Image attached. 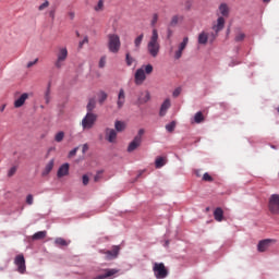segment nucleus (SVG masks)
<instances>
[{
	"label": "nucleus",
	"instance_id": "obj_1",
	"mask_svg": "<svg viewBox=\"0 0 279 279\" xmlns=\"http://www.w3.org/2000/svg\"><path fill=\"white\" fill-rule=\"evenodd\" d=\"M147 52L151 58H158V53H160V41L158 40V29L156 28L153 29L148 40Z\"/></svg>",
	"mask_w": 279,
	"mask_h": 279
},
{
	"label": "nucleus",
	"instance_id": "obj_2",
	"mask_svg": "<svg viewBox=\"0 0 279 279\" xmlns=\"http://www.w3.org/2000/svg\"><path fill=\"white\" fill-rule=\"evenodd\" d=\"M108 38V49L111 53H119L121 49V37L117 34H109Z\"/></svg>",
	"mask_w": 279,
	"mask_h": 279
},
{
	"label": "nucleus",
	"instance_id": "obj_3",
	"mask_svg": "<svg viewBox=\"0 0 279 279\" xmlns=\"http://www.w3.org/2000/svg\"><path fill=\"white\" fill-rule=\"evenodd\" d=\"M66 58H69V49H66L64 46L58 47L57 61L54 62V66L57 69H62V64L66 62Z\"/></svg>",
	"mask_w": 279,
	"mask_h": 279
},
{
	"label": "nucleus",
	"instance_id": "obj_4",
	"mask_svg": "<svg viewBox=\"0 0 279 279\" xmlns=\"http://www.w3.org/2000/svg\"><path fill=\"white\" fill-rule=\"evenodd\" d=\"M268 211L270 215H279V194H271L268 197Z\"/></svg>",
	"mask_w": 279,
	"mask_h": 279
},
{
	"label": "nucleus",
	"instance_id": "obj_5",
	"mask_svg": "<svg viewBox=\"0 0 279 279\" xmlns=\"http://www.w3.org/2000/svg\"><path fill=\"white\" fill-rule=\"evenodd\" d=\"M97 121V114L93 112H87L86 116L82 120L83 130H93L95 128V122Z\"/></svg>",
	"mask_w": 279,
	"mask_h": 279
},
{
	"label": "nucleus",
	"instance_id": "obj_6",
	"mask_svg": "<svg viewBox=\"0 0 279 279\" xmlns=\"http://www.w3.org/2000/svg\"><path fill=\"white\" fill-rule=\"evenodd\" d=\"M154 276L157 279H165L169 276V270L162 263H155L153 266Z\"/></svg>",
	"mask_w": 279,
	"mask_h": 279
},
{
	"label": "nucleus",
	"instance_id": "obj_7",
	"mask_svg": "<svg viewBox=\"0 0 279 279\" xmlns=\"http://www.w3.org/2000/svg\"><path fill=\"white\" fill-rule=\"evenodd\" d=\"M14 265L17 266L19 274H25V271H27V266L25 265V256L23 254L15 256Z\"/></svg>",
	"mask_w": 279,
	"mask_h": 279
},
{
	"label": "nucleus",
	"instance_id": "obj_8",
	"mask_svg": "<svg viewBox=\"0 0 279 279\" xmlns=\"http://www.w3.org/2000/svg\"><path fill=\"white\" fill-rule=\"evenodd\" d=\"M223 27H226V19H223V16H219L217 19V22L213 25L215 34H211V36L214 40L215 38H217V35L219 34V32H221V29H223Z\"/></svg>",
	"mask_w": 279,
	"mask_h": 279
},
{
	"label": "nucleus",
	"instance_id": "obj_9",
	"mask_svg": "<svg viewBox=\"0 0 279 279\" xmlns=\"http://www.w3.org/2000/svg\"><path fill=\"white\" fill-rule=\"evenodd\" d=\"M189 45V37H184L182 43L179 44L178 49L174 51V60H180L182 58V53L184 52V49H186Z\"/></svg>",
	"mask_w": 279,
	"mask_h": 279
},
{
	"label": "nucleus",
	"instance_id": "obj_10",
	"mask_svg": "<svg viewBox=\"0 0 279 279\" xmlns=\"http://www.w3.org/2000/svg\"><path fill=\"white\" fill-rule=\"evenodd\" d=\"M149 73H151V71H136L135 72V84L137 86H141V84H143V82H145V80H147V75H149Z\"/></svg>",
	"mask_w": 279,
	"mask_h": 279
},
{
	"label": "nucleus",
	"instance_id": "obj_11",
	"mask_svg": "<svg viewBox=\"0 0 279 279\" xmlns=\"http://www.w3.org/2000/svg\"><path fill=\"white\" fill-rule=\"evenodd\" d=\"M105 137L108 143H117V131L114 129L107 128L105 131Z\"/></svg>",
	"mask_w": 279,
	"mask_h": 279
},
{
	"label": "nucleus",
	"instance_id": "obj_12",
	"mask_svg": "<svg viewBox=\"0 0 279 279\" xmlns=\"http://www.w3.org/2000/svg\"><path fill=\"white\" fill-rule=\"evenodd\" d=\"M119 252H121L120 246H113L111 251L105 252L106 259L107 260H113V258H117L119 256Z\"/></svg>",
	"mask_w": 279,
	"mask_h": 279
},
{
	"label": "nucleus",
	"instance_id": "obj_13",
	"mask_svg": "<svg viewBox=\"0 0 279 279\" xmlns=\"http://www.w3.org/2000/svg\"><path fill=\"white\" fill-rule=\"evenodd\" d=\"M119 274V270L117 269H105L102 274L94 277V279H106V278H112V276Z\"/></svg>",
	"mask_w": 279,
	"mask_h": 279
},
{
	"label": "nucleus",
	"instance_id": "obj_14",
	"mask_svg": "<svg viewBox=\"0 0 279 279\" xmlns=\"http://www.w3.org/2000/svg\"><path fill=\"white\" fill-rule=\"evenodd\" d=\"M125 106V89L121 88L118 93L117 108L121 110Z\"/></svg>",
	"mask_w": 279,
	"mask_h": 279
},
{
	"label": "nucleus",
	"instance_id": "obj_15",
	"mask_svg": "<svg viewBox=\"0 0 279 279\" xmlns=\"http://www.w3.org/2000/svg\"><path fill=\"white\" fill-rule=\"evenodd\" d=\"M29 99V94L24 93L17 99L14 100L13 106L14 108H23L25 106V100Z\"/></svg>",
	"mask_w": 279,
	"mask_h": 279
},
{
	"label": "nucleus",
	"instance_id": "obj_16",
	"mask_svg": "<svg viewBox=\"0 0 279 279\" xmlns=\"http://www.w3.org/2000/svg\"><path fill=\"white\" fill-rule=\"evenodd\" d=\"M171 108V99L167 98L159 110V117H165L167 114V110Z\"/></svg>",
	"mask_w": 279,
	"mask_h": 279
},
{
	"label": "nucleus",
	"instance_id": "obj_17",
	"mask_svg": "<svg viewBox=\"0 0 279 279\" xmlns=\"http://www.w3.org/2000/svg\"><path fill=\"white\" fill-rule=\"evenodd\" d=\"M143 142L138 140V137H134L133 141L128 146V151L132 154V151H135V149H138L141 147V144Z\"/></svg>",
	"mask_w": 279,
	"mask_h": 279
},
{
	"label": "nucleus",
	"instance_id": "obj_18",
	"mask_svg": "<svg viewBox=\"0 0 279 279\" xmlns=\"http://www.w3.org/2000/svg\"><path fill=\"white\" fill-rule=\"evenodd\" d=\"M149 99H151V95L149 94L148 90H146V92L140 93L137 101H138V104L143 105V104H147V101H149Z\"/></svg>",
	"mask_w": 279,
	"mask_h": 279
},
{
	"label": "nucleus",
	"instance_id": "obj_19",
	"mask_svg": "<svg viewBox=\"0 0 279 279\" xmlns=\"http://www.w3.org/2000/svg\"><path fill=\"white\" fill-rule=\"evenodd\" d=\"M56 165V160L51 159L45 167V169L41 172L43 178H46V175H49L51 171H53V167Z\"/></svg>",
	"mask_w": 279,
	"mask_h": 279
},
{
	"label": "nucleus",
	"instance_id": "obj_20",
	"mask_svg": "<svg viewBox=\"0 0 279 279\" xmlns=\"http://www.w3.org/2000/svg\"><path fill=\"white\" fill-rule=\"evenodd\" d=\"M69 163H63L60 166L59 170L57 171V178H64L65 175H69Z\"/></svg>",
	"mask_w": 279,
	"mask_h": 279
},
{
	"label": "nucleus",
	"instance_id": "obj_21",
	"mask_svg": "<svg viewBox=\"0 0 279 279\" xmlns=\"http://www.w3.org/2000/svg\"><path fill=\"white\" fill-rule=\"evenodd\" d=\"M270 243H271V240L269 239L259 241V243L257 244L258 252H267Z\"/></svg>",
	"mask_w": 279,
	"mask_h": 279
},
{
	"label": "nucleus",
	"instance_id": "obj_22",
	"mask_svg": "<svg viewBox=\"0 0 279 279\" xmlns=\"http://www.w3.org/2000/svg\"><path fill=\"white\" fill-rule=\"evenodd\" d=\"M214 219H216L218 222L223 221V209H221V207H217L215 209Z\"/></svg>",
	"mask_w": 279,
	"mask_h": 279
},
{
	"label": "nucleus",
	"instance_id": "obj_23",
	"mask_svg": "<svg viewBox=\"0 0 279 279\" xmlns=\"http://www.w3.org/2000/svg\"><path fill=\"white\" fill-rule=\"evenodd\" d=\"M218 10L222 16H230V8L226 3H221Z\"/></svg>",
	"mask_w": 279,
	"mask_h": 279
},
{
	"label": "nucleus",
	"instance_id": "obj_24",
	"mask_svg": "<svg viewBox=\"0 0 279 279\" xmlns=\"http://www.w3.org/2000/svg\"><path fill=\"white\" fill-rule=\"evenodd\" d=\"M198 45H208V33L202 32L198 35Z\"/></svg>",
	"mask_w": 279,
	"mask_h": 279
},
{
	"label": "nucleus",
	"instance_id": "obj_25",
	"mask_svg": "<svg viewBox=\"0 0 279 279\" xmlns=\"http://www.w3.org/2000/svg\"><path fill=\"white\" fill-rule=\"evenodd\" d=\"M180 21H184V16L182 15H173L170 21V27H175Z\"/></svg>",
	"mask_w": 279,
	"mask_h": 279
},
{
	"label": "nucleus",
	"instance_id": "obj_26",
	"mask_svg": "<svg viewBox=\"0 0 279 279\" xmlns=\"http://www.w3.org/2000/svg\"><path fill=\"white\" fill-rule=\"evenodd\" d=\"M47 238V231H39V232H36L32 239L33 241H43V239H46Z\"/></svg>",
	"mask_w": 279,
	"mask_h": 279
},
{
	"label": "nucleus",
	"instance_id": "obj_27",
	"mask_svg": "<svg viewBox=\"0 0 279 279\" xmlns=\"http://www.w3.org/2000/svg\"><path fill=\"white\" fill-rule=\"evenodd\" d=\"M95 108H97V100L92 98L87 104V112H93Z\"/></svg>",
	"mask_w": 279,
	"mask_h": 279
},
{
	"label": "nucleus",
	"instance_id": "obj_28",
	"mask_svg": "<svg viewBox=\"0 0 279 279\" xmlns=\"http://www.w3.org/2000/svg\"><path fill=\"white\" fill-rule=\"evenodd\" d=\"M145 38V34H141L134 39V45L137 49H141V45L143 44V39Z\"/></svg>",
	"mask_w": 279,
	"mask_h": 279
},
{
	"label": "nucleus",
	"instance_id": "obj_29",
	"mask_svg": "<svg viewBox=\"0 0 279 279\" xmlns=\"http://www.w3.org/2000/svg\"><path fill=\"white\" fill-rule=\"evenodd\" d=\"M106 99H108V94H106V92H99L98 102L100 104V106H104V102L106 101Z\"/></svg>",
	"mask_w": 279,
	"mask_h": 279
},
{
	"label": "nucleus",
	"instance_id": "obj_30",
	"mask_svg": "<svg viewBox=\"0 0 279 279\" xmlns=\"http://www.w3.org/2000/svg\"><path fill=\"white\" fill-rule=\"evenodd\" d=\"M234 40L235 43H243L245 40V33L238 31Z\"/></svg>",
	"mask_w": 279,
	"mask_h": 279
},
{
	"label": "nucleus",
	"instance_id": "obj_31",
	"mask_svg": "<svg viewBox=\"0 0 279 279\" xmlns=\"http://www.w3.org/2000/svg\"><path fill=\"white\" fill-rule=\"evenodd\" d=\"M56 245H58L59 247H66V245H69V242H66V240L62 239V238H57L54 241Z\"/></svg>",
	"mask_w": 279,
	"mask_h": 279
},
{
	"label": "nucleus",
	"instance_id": "obj_32",
	"mask_svg": "<svg viewBox=\"0 0 279 279\" xmlns=\"http://www.w3.org/2000/svg\"><path fill=\"white\" fill-rule=\"evenodd\" d=\"M204 121V113L202 111H198L194 116V123H203Z\"/></svg>",
	"mask_w": 279,
	"mask_h": 279
},
{
	"label": "nucleus",
	"instance_id": "obj_33",
	"mask_svg": "<svg viewBox=\"0 0 279 279\" xmlns=\"http://www.w3.org/2000/svg\"><path fill=\"white\" fill-rule=\"evenodd\" d=\"M114 128L117 132H123L125 130V123L123 121H116Z\"/></svg>",
	"mask_w": 279,
	"mask_h": 279
},
{
	"label": "nucleus",
	"instance_id": "obj_34",
	"mask_svg": "<svg viewBox=\"0 0 279 279\" xmlns=\"http://www.w3.org/2000/svg\"><path fill=\"white\" fill-rule=\"evenodd\" d=\"M167 162L165 161V159L162 157H158L155 161V167L157 169H161V167H165Z\"/></svg>",
	"mask_w": 279,
	"mask_h": 279
},
{
	"label": "nucleus",
	"instance_id": "obj_35",
	"mask_svg": "<svg viewBox=\"0 0 279 279\" xmlns=\"http://www.w3.org/2000/svg\"><path fill=\"white\" fill-rule=\"evenodd\" d=\"M56 143H62L64 141V132L60 131L54 135Z\"/></svg>",
	"mask_w": 279,
	"mask_h": 279
},
{
	"label": "nucleus",
	"instance_id": "obj_36",
	"mask_svg": "<svg viewBox=\"0 0 279 279\" xmlns=\"http://www.w3.org/2000/svg\"><path fill=\"white\" fill-rule=\"evenodd\" d=\"M105 0H99L97 5L94 8L95 12H104Z\"/></svg>",
	"mask_w": 279,
	"mask_h": 279
},
{
	"label": "nucleus",
	"instance_id": "obj_37",
	"mask_svg": "<svg viewBox=\"0 0 279 279\" xmlns=\"http://www.w3.org/2000/svg\"><path fill=\"white\" fill-rule=\"evenodd\" d=\"M125 62L128 64V66H132V64H134L135 60L132 58V56H130V52H128L125 54Z\"/></svg>",
	"mask_w": 279,
	"mask_h": 279
},
{
	"label": "nucleus",
	"instance_id": "obj_38",
	"mask_svg": "<svg viewBox=\"0 0 279 279\" xmlns=\"http://www.w3.org/2000/svg\"><path fill=\"white\" fill-rule=\"evenodd\" d=\"M17 167L16 166H13L11 169H9L8 171V178H12L16 174V171H17Z\"/></svg>",
	"mask_w": 279,
	"mask_h": 279
},
{
	"label": "nucleus",
	"instance_id": "obj_39",
	"mask_svg": "<svg viewBox=\"0 0 279 279\" xmlns=\"http://www.w3.org/2000/svg\"><path fill=\"white\" fill-rule=\"evenodd\" d=\"M157 23H158V13H154L150 21L151 27H156Z\"/></svg>",
	"mask_w": 279,
	"mask_h": 279
},
{
	"label": "nucleus",
	"instance_id": "obj_40",
	"mask_svg": "<svg viewBox=\"0 0 279 279\" xmlns=\"http://www.w3.org/2000/svg\"><path fill=\"white\" fill-rule=\"evenodd\" d=\"M167 132H173L175 130V121L170 122L166 125Z\"/></svg>",
	"mask_w": 279,
	"mask_h": 279
},
{
	"label": "nucleus",
	"instance_id": "obj_41",
	"mask_svg": "<svg viewBox=\"0 0 279 279\" xmlns=\"http://www.w3.org/2000/svg\"><path fill=\"white\" fill-rule=\"evenodd\" d=\"M85 45H88V36H85L83 40L78 43V49H83Z\"/></svg>",
	"mask_w": 279,
	"mask_h": 279
},
{
	"label": "nucleus",
	"instance_id": "obj_42",
	"mask_svg": "<svg viewBox=\"0 0 279 279\" xmlns=\"http://www.w3.org/2000/svg\"><path fill=\"white\" fill-rule=\"evenodd\" d=\"M50 95H51V88H50V85H48V88L45 93V99L47 104H49Z\"/></svg>",
	"mask_w": 279,
	"mask_h": 279
},
{
	"label": "nucleus",
	"instance_id": "obj_43",
	"mask_svg": "<svg viewBox=\"0 0 279 279\" xmlns=\"http://www.w3.org/2000/svg\"><path fill=\"white\" fill-rule=\"evenodd\" d=\"M144 134H145V129H140L135 138H138V141L143 142V135Z\"/></svg>",
	"mask_w": 279,
	"mask_h": 279
},
{
	"label": "nucleus",
	"instance_id": "obj_44",
	"mask_svg": "<svg viewBox=\"0 0 279 279\" xmlns=\"http://www.w3.org/2000/svg\"><path fill=\"white\" fill-rule=\"evenodd\" d=\"M203 180H204V182H213V177L210 174H208V172H205L203 174Z\"/></svg>",
	"mask_w": 279,
	"mask_h": 279
},
{
	"label": "nucleus",
	"instance_id": "obj_45",
	"mask_svg": "<svg viewBox=\"0 0 279 279\" xmlns=\"http://www.w3.org/2000/svg\"><path fill=\"white\" fill-rule=\"evenodd\" d=\"M26 204H28V206H32V204H34V195L28 194L26 196Z\"/></svg>",
	"mask_w": 279,
	"mask_h": 279
},
{
	"label": "nucleus",
	"instance_id": "obj_46",
	"mask_svg": "<svg viewBox=\"0 0 279 279\" xmlns=\"http://www.w3.org/2000/svg\"><path fill=\"white\" fill-rule=\"evenodd\" d=\"M49 8V1H45L43 4L39 5L38 10L43 12V10Z\"/></svg>",
	"mask_w": 279,
	"mask_h": 279
},
{
	"label": "nucleus",
	"instance_id": "obj_47",
	"mask_svg": "<svg viewBox=\"0 0 279 279\" xmlns=\"http://www.w3.org/2000/svg\"><path fill=\"white\" fill-rule=\"evenodd\" d=\"M82 182L84 186H88V182H90V179L86 174H84L82 178Z\"/></svg>",
	"mask_w": 279,
	"mask_h": 279
},
{
	"label": "nucleus",
	"instance_id": "obj_48",
	"mask_svg": "<svg viewBox=\"0 0 279 279\" xmlns=\"http://www.w3.org/2000/svg\"><path fill=\"white\" fill-rule=\"evenodd\" d=\"M38 62V59H35L34 61H29L27 64H26V69H32L34 66V64H36Z\"/></svg>",
	"mask_w": 279,
	"mask_h": 279
},
{
	"label": "nucleus",
	"instance_id": "obj_49",
	"mask_svg": "<svg viewBox=\"0 0 279 279\" xmlns=\"http://www.w3.org/2000/svg\"><path fill=\"white\" fill-rule=\"evenodd\" d=\"M77 149H80V147H75L74 149H72L70 153H69V158H73V156H75L77 154Z\"/></svg>",
	"mask_w": 279,
	"mask_h": 279
},
{
	"label": "nucleus",
	"instance_id": "obj_50",
	"mask_svg": "<svg viewBox=\"0 0 279 279\" xmlns=\"http://www.w3.org/2000/svg\"><path fill=\"white\" fill-rule=\"evenodd\" d=\"M104 66H106V57H102L99 61V68L104 69Z\"/></svg>",
	"mask_w": 279,
	"mask_h": 279
},
{
	"label": "nucleus",
	"instance_id": "obj_51",
	"mask_svg": "<svg viewBox=\"0 0 279 279\" xmlns=\"http://www.w3.org/2000/svg\"><path fill=\"white\" fill-rule=\"evenodd\" d=\"M182 93V89L181 88H177V89H174V92H173V97H180V94Z\"/></svg>",
	"mask_w": 279,
	"mask_h": 279
},
{
	"label": "nucleus",
	"instance_id": "obj_52",
	"mask_svg": "<svg viewBox=\"0 0 279 279\" xmlns=\"http://www.w3.org/2000/svg\"><path fill=\"white\" fill-rule=\"evenodd\" d=\"M88 151V144H84L82 147V154H86Z\"/></svg>",
	"mask_w": 279,
	"mask_h": 279
},
{
	"label": "nucleus",
	"instance_id": "obj_53",
	"mask_svg": "<svg viewBox=\"0 0 279 279\" xmlns=\"http://www.w3.org/2000/svg\"><path fill=\"white\" fill-rule=\"evenodd\" d=\"M145 71H154V66L151 64H147L145 66Z\"/></svg>",
	"mask_w": 279,
	"mask_h": 279
},
{
	"label": "nucleus",
	"instance_id": "obj_54",
	"mask_svg": "<svg viewBox=\"0 0 279 279\" xmlns=\"http://www.w3.org/2000/svg\"><path fill=\"white\" fill-rule=\"evenodd\" d=\"M99 180H101V175H99V173H98V174H96V175L94 177V181H95V182H99Z\"/></svg>",
	"mask_w": 279,
	"mask_h": 279
},
{
	"label": "nucleus",
	"instance_id": "obj_55",
	"mask_svg": "<svg viewBox=\"0 0 279 279\" xmlns=\"http://www.w3.org/2000/svg\"><path fill=\"white\" fill-rule=\"evenodd\" d=\"M69 16H70L71 21H73V19H75V13L74 12H70Z\"/></svg>",
	"mask_w": 279,
	"mask_h": 279
},
{
	"label": "nucleus",
	"instance_id": "obj_56",
	"mask_svg": "<svg viewBox=\"0 0 279 279\" xmlns=\"http://www.w3.org/2000/svg\"><path fill=\"white\" fill-rule=\"evenodd\" d=\"M50 16H51V19H54L56 17V11H50Z\"/></svg>",
	"mask_w": 279,
	"mask_h": 279
},
{
	"label": "nucleus",
	"instance_id": "obj_57",
	"mask_svg": "<svg viewBox=\"0 0 279 279\" xmlns=\"http://www.w3.org/2000/svg\"><path fill=\"white\" fill-rule=\"evenodd\" d=\"M5 107H7V105H2V106L0 107V112H3V111L5 110Z\"/></svg>",
	"mask_w": 279,
	"mask_h": 279
},
{
	"label": "nucleus",
	"instance_id": "obj_58",
	"mask_svg": "<svg viewBox=\"0 0 279 279\" xmlns=\"http://www.w3.org/2000/svg\"><path fill=\"white\" fill-rule=\"evenodd\" d=\"M186 10H191V2H187Z\"/></svg>",
	"mask_w": 279,
	"mask_h": 279
},
{
	"label": "nucleus",
	"instance_id": "obj_59",
	"mask_svg": "<svg viewBox=\"0 0 279 279\" xmlns=\"http://www.w3.org/2000/svg\"><path fill=\"white\" fill-rule=\"evenodd\" d=\"M168 38H171V31H168Z\"/></svg>",
	"mask_w": 279,
	"mask_h": 279
},
{
	"label": "nucleus",
	"instance_id": "obj_60",
	"mask_svg": "<svg viewBox=\"0 0 279 279\" xmlns=\"http://www.w3.org/2000/svg\"><path fill=\"white\" fill-rule=\"evenodd\" d=\"M264 1V3H269V1H271V0H263Z\"/></svg>",
	"mask_w": 279,
	"mask_h": 279
},
{
	"label": "nucleus",
	"instance_id": "obj_61",
	"mask_svg": "<svg viewBox=\"0 0 279 279\" xmlns=\"http://www.w3.org/2000/svg\"><path fill=\"white\" fill-rule=\"evenodd\" d=\"M76 36H80V33L76 32Z\"/></svg>",
	"mask_w": 279,
	"mask_h": 279
},
{
	"label": "nucleus",
	"instance_id": "obj_62",
	"mask_svg": "<svg viewBox=\"0 0 279 279\" xmlns=\"http://www.w3.org/2000/svg\"><path fill=\"white\" fill-rule=\"evenodd\" d=\"M137 71H143V69H138Z\"/></svg>",
	"mask_w": 279,
	"mask_h": 279
}]
</instances>
